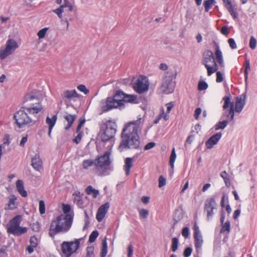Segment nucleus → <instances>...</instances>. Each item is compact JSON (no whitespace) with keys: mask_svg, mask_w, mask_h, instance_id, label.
Wrapping results in <instances>:
<instances>
[{"mask_svg":"<svg viewBox=\"0 0 257 257\" xmlns=\"http://www.w3.org/2000/svg\"><path fill=\"white\" fill-rule=\"evenodd\" d=\"M30 245L33 247H36L38 245V240L36 236H31L30 239Z\"/></svg>","mask_w":257,"mask_h":257,"instance_id":"49530a36","label":"nucleus"},{"mask_svg":"<svg viewBox=\"0 0 257 257\" xmlns=\"http://www.w3.org/2000/svg\"><path fill=\"white\" fill-rule=\"evenodd\" d=\"M228 42L231 49H234L236 48L237 46L233 38H229L228 40Z\"/></svg>","mask_w":257,"mask_h":257,"instance_id":"6e6d98bb","label":"nucleus"},{"mask_svg":"<svg viewBox=\"0 0 257 257\" xmlns=\"http://www.w3.org/2000/svg\"><path fill=\"white\" fill-rule=\"evenodd\" d=\"M240 212L241 211L240 209H236V210H235L233 215V218L234 220L238 218V217L240 214Z\"/></svg>","mask_w":257,"mask_h":257,"instance_id":"338daca9","label":"nucleus"},{"mask_svg":"<svg viewBox=\"0 0 257 257\" xmlns=\"http://www.w3.org/2000/svg\"><path fill=\"white\" fill-rule=\"evenodd\" d=\"M48 29V28H44L40 30L38 32L37 35H38V36L39 37V39H42L45 37V36L46 35V32Z\"/></svg>","mask_w":257,"mask_h":257,"instance_id":"a18cd8bd","label":"nucleus"},{"mask_svg":"<svg viewBox=\"0 0 257 257\" xmlns=\"http://www.w3.org/2000/svg\"><path fill=\"white\" fill-rule=\"evenodd\" d=\"M94 248L92 246L87 247V254L86 257H91L93 252Z\"/></svg>","mask_w":257,"mask_h":257,"instance_id":"bf43d9fd","label":"nucleus"},{"mask_svg":"<svg viewBox=\"0 0 257 257\" xmlns=\"http://www.w3.org/2000/svg\"><path fill=\"white\" fill-rule=\"evenodd\" d=\"M109 208V203L108 202H106L99 207L96 215V218L98 222L102 221L107 212Z\"/></svg>","mask_w":257,"mask_h":257,"instance_id":"f8f14e48","label":"nucleus"},{"mask_svg":"<svg viewBox=\"0 0 257 257\" xmlns=\"http://www.w3.org/2000/svg\"><path fill=\"white\" fill-rule=\"evenodd\" d=\"M139 215L141 218L146 219L149 215V211L146 209H141L139 211Z\"/></svg>","mask_w":257,"mask_h":257,"instance_id":"a19ab883","label":"nucleus"},{"mask_svg":"<svg viewBox=\"0 0 257 257\" xmlns=\"http://www.w3.org/2000/svg\"><path fill=\"white\" fill-rule=\"evenodd\" d=\"M246 94L236 97L234 109L236 112L240 113L245 104Z\"/></svg>","mask_w":257,"mask_h":257,"instance_id":"ddd939ff","label":"nucleus"},{"mask_svg":"<svg viewBox=\"0 0 257 257\" xmlns=\"http://www.w3.org/2000/svg\"><path fill=\"white\" fill-rule=\"evenodd\" d=\"M166 182V179L163 176H160L159 178V187L161 188L165 186Z\"/></svg>","mask_w":257,"mask_h":257,"instance_id":"3c124183","label":"nucleus"},{"mask_svg":"<svg viewBox=\"0 0 257 257\" xmlns=\"http://www.w3.org/2000/svg\"><path fill=\"white\" fill-rule=\"evenodd\" d=\"M234 104L231 103L229 110H226L222 114V116H226L227 118L232 120L234 116Z\"/></svg>","mask_w":257,"mask_h":257,"instance_id":"b1692460","label":"nucleus"},{"mask_svg":"<svg viewBox=\"0 0 257 257\" xmlns=\"http://www.w3.org/2000/svg\"><path fill=\"white\" fill-rule=\"evenodd\" d=\"M221 33L224 35H227L229 33L228 27L226 26H223L221 29Z\"/></svg>","mask_w":257,"mask_h":257,"instance_id":"69168bd1","label":"nucleus"},{"mask_svg":"<svg viewBox=\"0 0 257 257\" xmlns=\"http://www.w3.org/2000/svg\"><path fill=\"white\" fill-rule=\"evenodd\" d=\"M77 89L81 92H83L84 94H87L89 93V90L86 88L84 85H80L78 86Z\"/></svg>","mask_w":257,"mask_h":257,"instance_id":"8fccbe9b","label":"nucleus"},{"mask_svg":"<svg viewBox=\"0 0 257 257\" xmlns=\"http://www.w3.org/2000/svg\"><path fill=\"white\" fill-rule=\"evenodd\" d=\"M222 227L220 232L221 233H224L225 231L229 232L230 230V223L229 221H227L225 223L221 224Z\"/></svg>","mask_w":257,"mask_h":257,"instance_id":"2f4dec72","label":"nucleus"},{"mask_svg":"<svg viewBox=\"0 0 257 257\" xmlns=\"http://www.w3.org/2000/svg\"><path fill=\"white\" fill-rule=\"evenodd\" d=\"M79 95L75 90L65 91L63 94V99L71 100L73 97H79Z\"/></svg>","mask_w":257,"mask_h":257,"instance_id":"6ab92c4d","label":"nucleus"},{"mask_svg":"<svg viewBox=\"0 0 257 257\" xmlns=\"http://www.w3.org/2000/svg\"><path fill=\"white\" fill-rule=\"evenodd\" d=\"M110 156V152L106 151L103 155L97 157L94 160H84L82 162L83 168L87 169L89 167L94 165L95 173L97 175L100 176L108 175L111 170L110 167L111 163Z\"/></svg>","mask_w":257,"mask_h":257,"instance_id":"7ed1b4c3","label":"nucleus"},{"mask_svg":"<svg viewBox=\"0 0 257 257\" xmlns=\"http://www.w3.org/2000/svg\"><path fill=\"white\" fill-rule=\"evenodd\" d=\"M80 240V239H76L74 241H64L61 244V249L63 253L66 257L70 256L79 248Z\"/></svg>","mask_w":257,"mask_h":257,"instance_id":"6e6552de","label":"nucleus"},{"mask_svg":"<svg viewBox=\"0 0 257 257\" xmlns=\"http://www.w3.org/2000/svg\"><path fill=\"white\" fill-rule=\"evenodd\" d=\"M176 76V72L170 71L166 72L160 87L163 93L170 94L174 91L175 82L173 79L175 78Z\"/></svg>","mask_w":257,"mask_h":257,"instance_id":"423d86ee","label":"nucleus"},{"mask_svg":"<svg viewBox=\"0 0 257 257\" xmlns=\"http://www.w3.org/2000/svg\"><path fill=\"white\" fill-rule=\"evenodd\" d=\"M31 228L32 229V230L38 232L39 231L40 228V224L39 223V222L37 221L35 223H33L32 224H31L30 225Z\"/></svg>","mask_w":257,"mask_h":257,"instance_id":"c03bdc74","label":"nucleus"},{"mask_svg":"<svg viewBox=\"0 0 257 257\" xmlns=\"http://www.w3.org/2000/svg\"><path fill=\"white\" fill-rule=\"evenodd\" d=\"M249 45V47L252 50H254L256 47V40L253 36H251L250 37Z\"/></svg>","mask_w":257,"mask_h":257,"instance_id":"79ce46f5","label":"nucleus"},{"mask_svg":"<svg viewBox=\"0 0 257 257\" xmlns=\"http://www.w3.org/2000/svg\"><path fill=\"white\" fill-rule=\"evenodd\" d=\"M228 121L227 120H224L222 121H219L215 126V130L218 129H224L227 125Z\"/></svg>","mask_w":257,"mask_h":257,"instance_id":"4c0bfd02","label":"nucleus"},{"mask_svg":"<svg viewBox=\"0 0 257 257\" xmlns=\"http://www.w3.org/2000/svg\"><path fill=\"white\" fill-rule=\"evenodd\" d=\"M223 80L222 74L220 71L216 72V81L217 83L221 82Z\"/></svg>","mask_w":257,"mask_h":257,"instance_id":"4d7b16f0","label":"nucleus"},{"mask_svg":"<svg viewBox=\"0 0 257 257\" xmlns=\"http://www.w3.org/2000/svg\"><path fill=\"white\" fill-rule=\"evenodd\" d=\"M156 145V144L154 142H150L148 143L144 148L145 150H148L151 149L153 147H154Z\"/></svg>","mask_w":257,"mask_h":257,"instance_id":"e2e57ef3","label":"nucleus"},{"mask_svg":"<svg viewBox=\"0 0 257 257\" xmlns=\"http://www.w3.org/2000/svg\"><path fill=\"white\" fill-rule=\"evenodd\" d=\"M3 143L4 145H9L10 143V135L8 134H6L3 139Z\"/></svg>","mask_w":257,"mask_h":257,"instance_id":"680f3d73","label":"nucleus"},{"mask_svg":"<svg viewBox=\"0 0 257 257\" xmlns=\"http://www.w3.org/2000/svg\"><path fill=\"white\" fill-rule=\"evenodd\" d=\"M195 247L196 252L199 253L203 243V237L201 234L194 235Z\"/></svg>","mask_w":257,"mask_h":257,"instance_id":"f3484780","label":"nucleus"},{"mask_svg":"<svg viewBox=\"0 0 257 257\" xmlns=\"http://www.w3.org/2000/svg\"><path fill=\"white\" fill-rule=\"evenodd\" d=\"M149 85L148 78L142 75L137 79L134 86V89L138 93H143L148 90Z\"/></svg>","mask_w":257,"mask_h":257,"instance_id":"1a4fd4ad","label":"nucleus"},{"mask_svg":"<svg viewBox=\"0 0 257 257\" xmlns=\"http://www.w3.org/2000/svg\"><path fill=\"white\" fill-rule=\"evenodd\" d=\"M179 240L177 237H173L172 239L171 248L173 251L175 252L177 250L178 247Z\"/></svg>","mask_w":257,"mask_h":257,"instance_id":"c9c22d12","label":"nucleus"},{"mask_svg":"<svg viewBox=\"0 0 257 257\" xmlns=\"http://www.w3.org/2000/svg\"><path fill=\"white\" fill-rule=\"evenodd\" d=\"M205 68H206L207 69V75L208 76H210L213 73L216 72V71L215 70V69L214 70V68L213 67H212V66H211L210 65H206V66H205Z\"/></svg>","mask_w":257,"mask_h":257,"instance_id":"09e8293b","label":"nucleus"},{"mask_svg":"<svg viewBox=\"0 0 257 257\" xmlns=\"http://www.w3.org/2000/svg\"><path fill=\"white\" fill-rule=\"evenodd\" d=\"M18 43L13 39H9L7 43L6 48L12 53L18 48Z\"/></svg>","mask_w":257,"mask_h":257,"instance_id":"aec40b11","label":"nucleus"},{"mask_svg":"<svg viewBox=\"0 0 257 257\" xmlns=\"http://www.w3.org/2000/svg\"><path fill=\"white\" fill-rule=\"evenodd\" d=\"M107 253V243L106 239L104 238L102 241V248L101 250V257H105Z\"/></svg>","mask_w":257,"mask_h":257,"instance_id":"cd10ccee","label":"nucleus"},{"mask_svg":"<svg viewBox=\"0 0 257 257\" xmlns=\"http://www.w3.org/2000/svg\"><path fill=\"white\" fill-rule=\"evenodd\" d=\"M16 187L19 193L22 196L26 197L27 196V193L25 190L24 182L22 180H18L16 182Z\"/></svg>","mask_w":257,"mask_h":257,"instance_id":"412c9836","label":"nucleus"},{"mask_svg":"<svg viewBox=\"0 0 257 257\" xmlns=\"http://www.w3.org/2000/svg\"><path fill=\"white\" fill-rule=\"evenodd\" d=\"M127 257H132L133 254V246L132 244H130L127 247Z\"/></svg>","mask_w":257,"mask_h":257,"instance_id":"0e129e2a","label":"nucleus"},{"mask_svg":"<svg viewBox=\"0 0 257 257\" xmlns=\"http://www.w3.org/2000/svg\"><path fill=\"white\" fill-rule=\"evenodd\" d=\"M39 212L41 214H43L45 213V204L43 200L39 201Z\"/></svg>","mask_w":257,"mask_h":257,"instance_id":"37998d69","label":"nucleus"},{"mask_svg":"<svg viewBox=\"0 0 257 257\" xmlns=\"http://www.w3.org/2000/svg\"><path fill=\"white\" fill-rule=\"evenodd\" d=\"M71 209L70 205L69 204H63L62 206V210L64 213H67L70 212Z\"/></svg>","mask_w":257,"mask_h":257,"instance_id":"13d9d810","label":"nucleus"},{"mask_svg":"<svg viewBox=\"0 0 257 257\" xmlns=\"http://www.w3.org/2000/svg\"><path fill=\"white\" fill-rule=\"evenodd\" d=\"M208 87V84L204 81H200L198 83V89L199 90H205Z\"/></svg>","mask_w":257,"mask_h":257,"instance_id":"ea45409f","label":"nucleus"},{"mask_svg":"<svg viewBox=\"0 0 257 257\" xmlns=\"http://www.w3.org/2000/svg\"><path fill=\"white\" fill-rule=\"evenodd\" d=\"M16 200V198L15 197V196H13L10 198L9 203L8 204V209L12 210L17 208V205L16 204L15 202Z\"/></svg>","mask_w":257,"mask_h":257,"instance_id":"c756f323","label":"nucleus"},{"mask_svg":"<svg viewBox=\"0 0 257 257\" xmlns=\"http://www.w3.org/2000/svg\"><path fill=\"white\" fill-rule=\"evenodd\" d=\"M217 204L213 198H207L204 203V210L207 212V218L212 217L213 215V210L215 208Z\"/></svg>","mask_w":257,"mask_h":257,"instance_id":"9d476101","label":"nucleus"},{"mask_svg":"<svg viewBox=\"0 0 257 257\" xmlns=\"http://www.w3.org/2000/svg\"><path fill=\"white\" fill-rule=\"evenodd\" d=\"M124 96L125 93L123 91L118 90L113 97L116 100H118V102H120V105L122 106L123 105V102H124V98H123Z\"/></svg>","mask_w":257,"mask_h":257,"instance_id":"5701e85b","label":"nucleus"},{"mask_svg":"<svg viewBox=\"0 0 257 257\" xmlns=\"http://www.w3.org/2000/svg\"><path fill=\"white\" fill-rule=\"evenodd\" d=\"M123 98H124V102H133L137 100V97L135 95H127L125 93V96L123 97Z\"/></svg>","mask_w":257,"mask_h":257,"instance_id":"e433bc0d","label":"nucleus"},{"mask_svg":"<svg viewBox=\"0 0 257 257\" xmlns=\"http://www.w3.org/2000/svg\"><path fill=\"white\" fill-rule=\"evenodd\" d=\"M221 177L223 179V180H228V175L225 171L222 172L220 174Z\"/></svg>","mask_w":257,"mask_h":257,"instance_id":"774afa93","label":"nucleus"},{"mask_svg":"<svg viewBox=\"0 0 257 257\" xmlns=\"http://www.w3.org/2000/svg\"><path fill=\"white\" fill-rule=\"evenodd\" d=\"M222 133H217L212 136L205 143V145L207 149H211L214 145H216L219 140L221 139Z\"/></svg>","mask_w":257,"mask_h":257,"instance_id":"4468645a","label":"nucleus"},{"mask_svg":"<svg viewBox=\"0 0 257 257\" xmlns=\"http://www.w3.org/2000/svg\"><path fill=\"white\" fill-rule=\"evenodd\" d=\"M85 191L88 195H92L94 198H95L99 194L98 190L94 189L90 185L86 188Z\"/></svg>","mask_w":257,"mask_h":257,"instance_id":"393cba45","label":"nucleus"},{"mask_svg":"<svg viewBox=\"0 0 257 257\" xmlns=\"http://www.w3.org/2000/svg\"><path fill=\"white\" fill-rule=\"evenodd\" d=\"M141 118L130 121L123 127L121 134V141L119 149L122 151L125 149H141L138 130L140 128Z\"/></svg>","mask_w":257,"mask_h":257,"instance_id":"f03ea898","label":"nucleus"},{"mask_svg":"<svg viewBox=\"0 0 257 257\" xmlns=\"http://www.w3.org/2000/svg\"><path fill=\"white\" fill-rule=\"evenodd\" d=\"M215 55L216 56V61L221 66H224L222 54L220 50L215 51Z\"/></svg>","mask_w":257,"mask_h":257,"instance_id":"bb28decb","label":"nucleus"},{"mask_svg":"<svg viewBox=\"0 0 257 257\" xmlns=\"http://www.w3.org/2000/svg\"><path fill=\"white\" fill-rule=\"evenodd\" d=\"M21 216L17 215L10 221V225L8 226L7 232L10 234L20 236L27 232L26 227H22L20 226Z\"/></svg>","mask_w":257,"mask_h":257,"instance_id":"0eeeda50","label":"nucleus"},{"mask_svg":"<svg viewBox=\"0 0 257 257\" xmlns=\"http://www.w3.org/2000/svg\"><path fill=\"white\" fill-rule=\"evenodd\" d=\"M66 6L61 5L58 9L53 10V12L56 14L60 19H61L62 18V14L64 12L63 9Z\"/></svg>","mask_w":257,"mask_h":257,"instance_id":"f704fd0d","label":"nucleus"},{"mask_svg":"<svg viewBox=\"0 0 257 257\" xmlns=\"http://www.w3.org/2000/svg\"><path fill=\"white\" fill-rule=\"evenodd\" d=\"M223 100H224V103L222 106L223 109H227L229 106L230 107V105L231 103H233V102H231L230 98L229 96H225L223 98Z\"/></svg>","mask_w":257,"mask_h":257,"instance_id":"7c9ffc66","label":"nucleus"},{"mask_svg":"<svg viewBox=\"0 0 257 257\" xmlns=\"http://www.w3.org/2000/svg\"><path fill=\"white\" fill-rule=\"evenodd\" d=\"M11 54L12 53L5 48L4 50H0V58L1 59H5Z\"/></svg>","mask_w":257,"mask_h":257,"instance_id":"72a5a7b5","label":"nucleus"},{"mask_svg":"<svg viewBox=\"0 0 257 257\" xmlns=\"http://www.w3.org/2000/svg\"><path fill=\"white\" fill-rule=\"evenodd\" d=\"M73 216L70 214L61 215L53 220L50 225L49 235L52 238L61 232H67L71 228Z\"/></svg>","mask_w":257,"mask_h":257,"instance_id":"20e7f679","label":"nucleus"},{"mask_svg":"<svg viewBox=\"0 0 257 257\" xmlns=\"http://www.w3.org/2000/svg\"><path fill=\"white\" fill-rule=\"evenodd\" d=\"M201 112H202V109L200 107L197 108L195 109L194 114V116L196 119H197L199 118V116L200 115Z\"/></svg>","mask_w":257,"mask_h":257,"instance_id":"052dcab7","label":"nucleus"},{"mask_svg":"<svg viewBox=\"0 0 257 257\" xmlns=\"http://www.w3.org/2000/svg\"><path fill=\"white\" fill-rule=\"evenodd\" d=\"M63 117L68 122L67 125L65 127L66 130H68L73 124L76 119V116L75 114L72 115L66 112V115H64Z\"/></svg>","mask_w":257,"mask_h":257,"instance_id":"a211bd4d","label":"nucleus"},{"mask_svg":"<svg viewBox=\"0 0 257 257\" xmlns=\"http://www.w3.org/2000/svg\"><path fill=\"white\" fill-rule=\"evenodd\" d=\"M117 131V124L112 120L106 121L101 127L99 132L100 140L103 142L114 141Z\"/></svg>","mask_w":257,"mask_h":257,"instance_id":"39448f33","label":"nucleus"},{"mask_svg":"<svg viewBox=\"0 0 257 257\" xmlns=\"http://www.w3.org/2000/svg\"><path fill=\"white\" fill-rule=\"evenodd\" d=\"M215 2L214 0H206L204 2L205 11L208 12L212 6L214 5Z\"/></svg>","mask_w":257,"mask_h":257,"instance_id":"c85d7f7f","label":"nucleus"},{"mask_svg":"<svg viewBox=\"0 0 257 257\" xmlns=\"http://www.w3.org/2000/svg\"><path fill=\"white\" fill-rule=\"evenodd\" d=\"M79 124H78V125L76 128V133L80 132V131L81 128L82 126H83V125L84 124V123L85 122V119L80 118V119H79Z\"/></svg>","mask_w":257,"mask_h":257,"instance_id":"603ef678","label":"nucleus"},{"mask_svg":"<svg viewBox=\"0 0 257 257\" xmlns=\"http://www.w3.org/2000/svg\"><path fill=\"white\" fill-rule=\"evenodd\" d=\"M133 158H126L124 160V165L123 166V170L125 172L126 176H128L130 173V170L133 167Z\"/></svg>","mask_w":257,"mask_h":257,"instance_id":"4be33fe9","label":"nucleus"},{"mask_svg":"<svg viewBox=\"0 0 257 257\" xmlns=\"http://www.w3.org/2000/svg\"><path fill=\"white\" fill-rule=\"evenodd\" d=\"M98 235L99 233L97 230L93 231L89 237V242L90 243L94 242Z\"/></svg>","mask_w":257,"mask_h":257,"instance_id":"58836bf2","label":"nucleus"},{"mask_svg":"<svg viewBox=\"0 0 257 257\" xmlns=\"http://www.w3.org/2000/svg\"><path fill=\"white\" fill-rule=\"evenodd\" d=\"M213 60H214V58L212 51L210 50L204 51L201 61L202 64L204 65V66L208 65L209 62H213Z\"/></svg>","mask_w":257,"mask_h":257,"instance_id":"2eb2a0df","label":"nucleus"},{"mask_svg":"<svg viewBox=\"0 0 257 257\" xmlns=\"http://www.w3.org/2000/svg\"><path fill=\"white\" fill-rule=\"evenodd\" d=\"M57 120V115H54L53 116L52 118H50L49 116H47L46 118V123L49 125V127H50V130H52L53 127L55 124V123Z\"/></svg>","mask_w":257,"mask_h":257,"instance_id":"a878e982","label":"nucleus"},{"mask_svg":"<svg viewBox=\"0 0 257 257\" xmlns=\"http://www.w3.org/2000/svg\"><path fill=\"white\" fill-rule=\"evenodd\" d=\"M182 234L185 238H187L189 235V228L188 227H185L182 229Z\"/></svg>","mask_w":257,"mask_h":257,"instance_id":"5fc2aeb1","label":"nucleus"},{"mask_svg":"<svg viewBox=\"0 0 257 257\" xmlns=\"http://www.w3.org/2000/svg\"><path fill=\"white\" fill-rule=\"evenodd\" d=\"M78 135L75 137V138L73 139V142L76 144H78L81 140L83 133L82 132L78 133Z\"/></svg>","mask_w":257,"mask_h":257,"instance_id":"864d4df0","label":"nucleus"},{"mask_svg":"<svg viewBox=\"0 0 257 257\" xmlns=\"http://www.w3.org/2000/svg\"><path fill=\"white\" fill-rule=\"evenodd\" d=\"M34 99L39 100L36 96L31 93L27 94L24 97L23 105L15 113L14 118L19 128L34 124L38 120V114L42 110L43 107L39 103H29Z\"/></svg>","mask_w":257,"mask_h":257,"instance_id":"f257e3e1","label":"nucleus"},{"mask_svg":"<svg viewBox=\"0 0 257 257\" xmlns=\"http://www.w3.org/2000/svg\"><path fill=\"white\" fill-rule=\"evenodd\" d=\"M192 252V248L191 247H186L183 252L184 257H189L191 255Z\"/></svg>","mask_w":257,"mask_h":257,"instance_id":"de8ad7c7","label":"nucleus"},{"mask_svg":"<svg viewBox=\"0 0 257 257\" xmlns=\"http://www.w3.org/2000/svg\"><path fill=\"white\" fill-rule=\"evenodd\" d=\"M32 166L33 168L38 171H40L43 168V162L40 157L39 154H36L32 158Z\"/></svg>","mask_w":257,"mask_h":257,"instance_id":"dca6fc26","label":"nucleus"},{"mask_svg":"<svg viewBox=\"0 0 257 257\" xmlns=\"http://www.w3.org/2000/svg\"><path fill=\"white\" fill-rule=\"evenodd\" d=\"M120 102H118L113 97H107L106 101V104L102 106L101 110L102 112H107L113 108L121 107Z\"/></svg>","mask_w":257,"mask_h":257,"instance_id":"9b49d317","label":"nucleus"},{"mask_svg":"<svg viewBox=\"0 0 257 257\" xmlns=\"http://www.w3.org/2000/svg\"><path fill=\"white\" fill-rule=\"evenodd\" d=\"M176 159V154L175 153V148H173L172 150L171 154L170 157L169 164L171 168H174V164Z\"/></svg>","mask_w":257,"mask_h":257,"instance_id":"473e14b6","label":"nucleus"}]
</instances>
